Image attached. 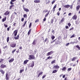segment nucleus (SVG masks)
Masks as SVG:
<instances>
[{"mask_svg": "<svg viewBox=\"0 0 80 80\" xmlns=\"http://www.w3.org/2000/svg\"><path fill=\"white\" fill-rule=\"evenodd\" d=\"M28 60H35V56L33 55H30L29 56Z\"/></svg>", "mask_w": 80, "mask_h": 80, "instance_id": "nucleus-1", "label": "nucleus"}, {"mask_svg": "<svg viewBox=\"0 0 80 80\" xmlns=\"http://www.w3.org/2000/svg\"><path fill=\"white\" fill-rule=\"evenodd\" d=\"M18 29H16L13 32L12 35L14 34V37H16V36H17L18 33Z\"/></svg>", "mask_w": 80, "mask_h": 80, "instance_id": "nucleus-2", "label": "nucleus"}, {"mask_svg": "<svg viewBox=\"0 0 80 80\" xmlns=\"http://www.w3.org/2000/svg\"><path fill=\"white\" fill-rule=\"evenodd\" d=\"M16 45H17V44L13 43L11 44L10 45V47L12 48H15V47H16Z\"/></svg>", "mask_w": 80, "mask_h": 80, "instance_id": "nucleus-3", "label": "nucleus"}, {"mask_svg": "<svg viewBox=\"0 0 80 80\" xmlns=\"http://www.w3.org/2000/svg\"><path fill=\"white\" fill-rule=\"evenodd\" d=\"M77 16L76 14H75L72 17V19L73 20H77Z\"/></svg>", "mask_w": 80, "mask_h": 80, "instance_id": "nucleus-4", "label": "nucleus"}, {"mask_svg": "<svg viewBox=\"0 0 80 80\" xmlns=\"http://www.w3.org/2000/svg\"><path fill=\"white\" fill-rule=\"evenodd\" d=\"M6 67H7L6 65H5L3 64H2L0 65V67H1V68H5Z\"/></svg>", "mask_w": 80, "mask_h": 80, "instance_id": "nucleus-5", "label": "nucleus"}, {"mask_svg": "<svg viewBox=\"0 0 80 80\" xmlns=\"http://www.w3.org/2000/svg\"><path fill=\"white\" fill-rule=\"evenodd\" d=\"M10 13V11H7L6 12H5L4 14V15L6 16L7 15H8Z\"/></svg>", "mask_w": 80, "mask_h": 80, "instance_id": "nucleus-6", "label": "nucleus"}, {"mask_svg": "<svg viewBox=\"0 0 80 80\" xmlns=\"http://www.w3.org/2000/svg\"><path fill=\"white\" fill-rule=\"evenodd\" d=\"M6 80H9V77L8 76V74L6 73Z\"/></svg>", "mask_w": 80, "mask_h": 80, "instance_id": "nucleus-7", "label": "nucleus"}, {"mask_svg": "<svg viewBox=\"0 0 80 80\" xmlns=\"http://www.w3.org/2000/svg\"><path fill=\"white\" fill-rule=\"evenodd\" d=\"M14 58H12L11 59H9V60H8V62L9 63H12V62H13L14 61Z\"/></svg>", "mask_w": 80, "mask_h": 80, "instance_id": "nucleus-8", "label": "nucleus"}, {"mask_svg": "<svg viewBox=\"0 0 80 80\" xmlns=\"http://www.w3.org/2000/svg\"><path fill=\"white\" fill-rule=\"evenodd\" d=\"M52 53H53V51H51L50 52H49L47 54V56H49V55H52Z\"/></svg>", "mask_w": 80, "mask_h": 80, "instance_id": "nucleus-9", "label": "nucleus"}, {"mask_svg": "<svg viewBox=\"0 0 80 80\" xmlns=\"http://www.w3.org/2000/svg\"><path fill=\"white\" fill-rule=\"evenodd\" d=\"M19 36H20V35L18 34L17 35V36L16 37L15 36L14 39L15 40H18Z\"/></svg>", "mask_w": 80, "mask_h": 80, "instance_id": "nucleus-10", "label": "nucleus"}, {"mask_svg": "<svg viewBox=\"0 0 80 80\" xmlns=\"http://www.w3.org/2000/svg\"><path fill=\"white\" fill-rule=\"evenodd\" d=\"M57 8V5H55L52 9V11L53 12V13H54V12H55V8Z\"/></svg>", "mask_w": 80, "mask_h": 80, "instance_id": "nucleus-11", "label": "nucleus"}, {"mask_svg": "<svg viewBox=\"0 0 80 80\" xmlns=\"http://www.w3.org/2000/svg\"><path fill=\"white\" fill-rule=\"evenodd\" d=\"M53 68H55L56 69H58V68H60V67L57 65L56 66H54Z\"/></svg>", "mask_w": 80, "mask_h": 80, "instance_id": "nucleus-12", "label": "nucleus"}, {"mask_svg": "<svg viewBox=\"0 0 80 80\" xmlns=\"http://www.w3.org/2000/svg\"><path fill=\"white\" fill-rule=\"evenodd\" d=\"M32 63L31 64V65L30 66V67H32V68H33V66L34 65V61H32Z\"/></svg>", "mask_w": 80, "mask_h": 80, "instance_id": "nucleus-13", "label": "nucleus"}, {"mask_svg": "<svg viewBox=\"0 0 80 80\" xmlns=\"http://www.w3.org/2000/svg\"><path fill=\"white\" fill-rule=\"evenodd\" d=\"M0 72L2 73V75H4V74L5 73V71H3V69H0Z\"/></svg>", "mask_w": 80, "mask_h": 80, "instance_id": "nucleus-14", "label": "nucleus"}, {"mask_svg": "<svg viewBox=\"0 0 80 80\" xmlns=\"http://www.w3.org/2000/svg\"><path fill=\"white\" fill-rule=\"evenodd\" d=\"M34 3H40V0H35L34 1Z\"/></svg>", "mask_w": 80, "mask_h": 80, "instance_id": "nucleus-15", "label": "nucleus"}, {"mask_svg": "<svg viewBox=\"0 0 80 80\" xmlns=\"http://www.w3.org/2000/svg\"><path fill=\"white\" fill-rule=\"evenodd\" d=\"M77 59V57H73L72 59V61H75V60H76V59Z\"/></svg>", "mask_w": 80, "mask_h": 80, "instance_id": "nucleus-16", "label": "nucleus"}, {"mask_svg": "<svg viewBox=\"0 0 80 80\" xmlns=\"http://www.w3.org/2000/svg\"><path fill=\"white\" fill-rule=\"evenodd\" d=\"M76 8V11H78V10H79V9H80V5H78L77 6Z\"/></svg>", "mask_w": 80, "mask_h": 80, "instance_id": "nucleus-17", "label": "nucleus"}, {"mask_svg": "<svg viewBox=\"0 0 80 80\" xmlns=\"http://www.w3.org/2000/svg\"><path fill=\"white\" fill-rule=\"evenodd\" d=\"M24 10L26 12H29V10L27 8H24Z\"/></svg>", "mask_w": 80, "mask_h": 80, "instance_id": "nucleus-18", "label": "nucleus"}, {"mask_svg": "<svg viewBox=\"0 0 80 80\" xmlns=\"http://www.w3.org/2000/svg\"><path fill=\"white\" fill-rule=\"evenodd\" d=\"M70 7V6L69 5H65L64 6V7H65V8H69V7Z\"/></svg>", "mask_w": 80, "mask_h": 80, "instance_id": "nucleus-19", "label": "nucleus"}, {"mask_svg": "<svg viewBox=\"0 0 80 80\" xmlns=\"http://www.w3.org/2000/svg\"><path fill=\"white\" fill-rule=\"evenodd\" d=\"M64 20H65V18H62V19L61 20L60 22H59V23H61L63 22H64Z\"/></svg>", "mask_w": 80, "mask_h": 80, "instance_id": "nucleus-20", "label": "nucleus"}, {"mask_svg": "<svg viewBox=\"0 0 80 80\" xmlns=\"http://www.w3.org/2000/svg\"><path fill=\"white\" fill-rule=\"evenodd\" d=\"M28 62V60H26L24 61L23 62V64L24 65H25L26 64H27Z\"/></svg>", "mask_w": 80, "mask_h": 80, "instance_id": "nucleus-21", "label": "nucleus"}, {"mask_svg": "<svg viewBox=\"0 0 80 80\" xmlns=\"http://www.w3.org/2000/svg\"><path fill=\"white\" fill-rule=\"evenodd\" d=\"M43 74V72H40L39 73L38 76V77H40V75H42Z\"/></svg>", "mask_w": 80, "mask_h": 80, "instance_id": "nucleus-22", "label": "nucleus"}, {"mask_svg": "<svg viewBox=\"0 0 80 80\" xmlns=\"http://www.w3.org/2000/svg\"><path fill=\"white\" fill-rule=\"evenodd\" d=\"M36 40H34L33 42L32 43V45H36Z\"/></svg>", "mask_w": 80, "mask_h": 80, "instance_id": "nucleus-23", "label": "nucleus"}, {"mask_svg": "<svg viewBox=\"0 0 80 80\" xmlns=\"http://www.w3.org/2000/svg\"><path fill=\"white\" fill-rule=\"evenodd\" d=\"M27 21H26L24 22V24L22 25V27H24L25 26V25H26V23H27Z\"/></svg>", "mask_w": 80, "mask_h": 80, "instance_id": "nucleus-24", "label": "nucleus"}, {"mask_svg": "<svg viewBox=\"0 0 80 80\" xmlns=\"http://www.w3.org/2000/svg\"><path fill=\"white\" fill-rule=\"evenodd\" d=\"M67 69V68L66 67H64L62 68V71H64V70H65Z\"/></svg>", "mask_w": 80, "mask_h": 80, "instance_id": "nucleus-25", "label": "nucleus"}, {"mask_svg": "<svg viewBox=\"0 0 80 80\" xmlns=\"http://www.w3.org/2000/svg\"><path fill=\"white\" fill-rule=\"evenodd\" d=\"M13 7H14V5H11L9 7V9L12 10V8H13Z\"/></svg>", "mask_w": 80, "mask_h": 80, "instance_id": "nucleus-26", "label": "nucleus"}, {"mask_svg": "<svg viewBox=\"0 0 80 80\" xmlns=\"http://www.w3.org/2000/svg\"><path fill=\"white\" fill-rule=\"evenodd\" d=\"M31 30H32V29H30V30H29V31L28 32V35H29L30 34V33L31 32Z\"/></svg>", "mask_w": 80, "mask_h": 80, "instance_id": "nucleus-27", "label": "nucleus"}, {"mask_svg": "<svg viewBox=\"0 0 80 80\" xmlns=\"http://www.w3.org/2000/svg\"><path fill=\"white\" fill-rule=\"evenodd\" d=\"M56 62V60H54L53 61H52V62H51V63H52V64H53V63H55Z\"/></svg>", "mask_w": 80, "mask_h": 80, "instance_id": "nucleus-28", "label": "nucleus"}, {"mask_svg": "<svg viewBox=\"0 0 80 80\" xmlns=\"http://www.w3.org/2000/svg\"><path fill=\"white\" fill-rule=\"evenodd\" d=\"M60 41L58 40H57V41H56L55 42V44H56V45H58V43Z\"/></svg>", "mask_w": 80, "mask_h": 80, "instance_id": "nucleus-29", "label": "nucleus"}, {"mask_svg": "<svg viewBox=\"0 0 80 80\" xmlns=\"http://www.w3.org/2000/svg\"><path fill=\"white\" fill-rule=\"evenodd\" d=\"M24 71V69H22L20 70L19 73H22V72H23Z\"/></svg>", "mask_w": 80, "mask_h": 80, "instance_id": "nucleus-30", "label": "nucleus"}, {"mask_svg": "<svg viewBox=\"0 0 80 80\" xmlns=\"http://www.w3.org/2000/svg\"><path fill=\"white\" fill-rule=\"evenodd\" d=\"M57 70H53L52 71V73H57Z\"/></svg>", "mask_w": 80, "mask_h": 80, "instance_id": "nucleus-31", "label": "nucleus"}, {"mask_svg": "<svg viewBox=\"0 0 80 80\" xmlns=\"http://www.w3.org/2000/svg\"><path fill=\"white\" fill-rule=\"evenodd\" d=\"M50 0H48V1H46V5H47V4H49V3H50Z\"/></svg>", "mask_w": 80, "mask_h": 80, "instance_id": "nucleus-32", "label": "nucleus"}, {"mask_svg": "<svg viewBox=\"0 0 80 80\" xmlns=\"http://www.w3.org/2000/svg\"><path fill=\"white\" fill-rule=\"evenodd\" d=\"M6 19H7V17H5L4 18H3L2 19V22H5V20H6Z\"/></svg>", "mask_w": 80, "mask_h": 80, "instance_id": "nucleus-33", "label": "nucleus"}, {"mask_svg": "<svg viewBox=\"0 0 80 80\" xmlns=\"http://www.w3.org/2000/svg\"><path fill=\"white\" fill-rule=\"evenodd\" d=\"M16 50L17 49H14L12 51V53L14 54V53L15 52V51H16Z\"/></svg>", "mask_w": 80, "mask_h": 80, "instance_id": "nucleus-34", "label": "nucleus"}, {"mask_svg": "<svg viewBox=\"0 0 80 80\" xmlns=\"http://www.w3.org/2000/svg\"><path fill=\"white\" fill-rule=\"evenodd\" d=\"M4 60V59L2 58H0V63H2V61Z\"/></svg>", "mask_w": 80, "mask_h": 80, "instance_id": "nucleus-35", "label": "nucleus"}, {"mask_svg": "<svg viewBox=\"0 0 80 80\" xmlns=\"http://www.w3.org/2000/svg\"><path fill=\"white\" fill-rule=\"evenodd\" d=\"M23 16L24 18H27V14H24Z\"/></svg>", "mask_w": 80, "mask_h": 80, "instance_id": "nucleus-36", "label": "nucleus"}, {"mask_svg": "<svg viewBox=\"0 0 80 80\" xmlns=\"http://www.w3.org/2000/svg\"><path fill=\"white\" fill-rule=\"evenodd\" d=\"M78 41H77L76 42H72L71 43V44H74V43H78Z\"/></svg>", "mask_w": 80, "mask_h": 80, "instance_id": "nucleus-37", "label": "nucleus"}, {"mask_svg": "<svg viewBox=\"0 0 80 80\" xmlns=\"http://www.w3.org/2000/svg\"><path fill=\"white\" fill-rule=\"evenodd\" d=\"M76 48H78V50H80V47L78 46V45H77L76 46Z\"/></svg>", "mask_w": 80, "mask_h": 80, "instance_id": "nucleus-38", "label": "nucleus"}, {"mask_svg": "<svg viewBox=\"0 0 80 80\" xmlns=\"http://www.w3.org/2000/svg\"><path fill=\"white\" fill-rule=\"evenodd\" d=\"M10 28H11V26H10L8 28H7V31H9V30H10Z\"/></svg>", "mask_w": 80, "mask_h": 80, "instance_id": "nucleus-39", "label": "nucleus"}, {"mask_svg": "<svg viewBox=\"0 0 80 80\" xmlns=\"http://www.w3.org/2000/svg\"><path fill=\"white\" fill-rule=\"evenodd\" d=\"M72 70V68H69L68 69L67 71H70Z\"/></svg>", "mask_w": 80, "mask_h": 80, "instance_id": "nucleus-40", "label": "nucleus"}, {"mask_svg": "<svg viewBox=\"0 0 80 80\" xmlns=\"http://www.w3.org/2000/svg\"><path fill=\"white\" fill-rule=\"evenodd\" d=\"M55 38V36H52L51 38L52 40H54V38Z\"/></svg>", "mask_w": 80, "mask_h": 80, "instance_id": "nucleus-41", "label": "nucleus"}, {"mask_svg": "<svg viewBox=\"0 0 80 80\" xmlns=\"http://www.w3.org/2000/svg\"><path fill=\"white\" fill-rule=\"evenodd\" d=\"M4 25L5 27L6 28H7L8 27V25H6L5 24H4Z\"/></svg>", "mask_w": 80, "mask_h": 80, "instance_id": "nucleus-42", "label": "nucleus"}, {"mask_svg": "<svg viewBox=\"0 0 80 80\" xmlns=\"http://www.w3.org/2000/svg\"><path fill=\"white\" fill-rule=\"evenodd\" d=\"M7 42H8V41H9V37H7Z\"/></svg>", "mask_w": 80, "mask_h": 80, "instance_id": "nucleus-43", "label": "nucleus"}, {"mask_svg": "<svg viewBox=\"0 0 80 80\" xmlns=\"http://www.w3.org/2000/svg\"><path fill=\"white\" fill-rule=\"evenodd\" d=\"M32 22H30V23L29 25V28L31 27V26H32Z\"/></svg>", "mask_w": 80, "mask_h": 80, "instance_id": "nucleus-44", "label": "nucleus"}, {"mask_svg": "<svg viewBox=\"0 0 80 80\" xmlns=\"http://www.w3.org/2000/svg\"><path fill=\"white\" fill-rule=\"evenodd\" d=\"M68 26H69V27H70V26H71V24H70V22H68Z\"/></svg>", "mask_w": 80, "mask_h": 80, "instance_id": "nucleus-45", "label": "nucleus"}, {"mask_svg": "<svg viewBox=\"0 0 80 80\" xmlns=\"http://www.w3.org/2000/svg\"><path fill=\"white\" fill-rule=\"evenodd\" d=\"M73 37H75V35L74 34H73L70 37V38H73Z\"/></svg>", "mask_w": 80, "mask_h": 80, "instance_id": "nucleus-46", "label": "nucleus"}, {"mask_svg": "<svg viewBox=\"0 0 80 80\" xmlns=\"http://www.w3.org/2000/svg\"><path fill=\"white\" fill-rule=\"evenodd\" d=\"M13 1H11L10 2L11 5H13Z\"/></svg>", "mask_w": 80, "mask_h": 80, "instance_id": "nucleus-47", "label": "nucleus"}, {"mask_svg": "<svg viewBox=\"0 0 80 80\" xmlns=\"http://www.w3.org/2000/svg\"><path fill=\"white\" fill-rule=\"evenodd\" d=\"M60 13L59 12V11H58L57 13V15H58V16H60Z\"/></svg>", "mask_w": 80, "mask_h": 80, "instance_id": "nucleus-48", "label": "nucleus"}, {"mask_svg": "<svg viewBox=\"0 0 80 80\" xmlns=\"http://www.w3.org/2000/svg\"><path fill=\"white\" fill-rule=\"evenodd\" d=\"M48 13H47L46 14V15H45V17H47V16H48Z\"/></svg>", "mask_w": 80, "mask_h": 80, "instance_id": "nucleus-49", "label": "nucleus"}, {"mask_svg": "<svg viewBox=\"0 0 80 80\" xmlns=\"http://www.w3.org/2000/svg\"><path fill=\"white\" fill-rule=\"evenodd\" d=\"M44 12L46 13V12H48V10L47 9H45L44 10Z\"/></svg>", "mask_w": 80, "mask_h": 80, "instance_id": "nucleus-50", "label": "nucleus"}, {"mask_svg": "<svg viewBox=\"0 0 80 80\" xmlns=\"http://www.w3.org/2000/svg\"><path fill=\"white\" fill-rule=\"evenodd\" d=\"M55 40H56V39L53 40L52 42H51V43H53V42H55Z\"/></svg>", "mask_w": 80, "mask_h": 80, "instance_id": "nucleus-51", "label": "nucleus"}, {"mask_svg": "<svg viewBox=\"0 0 80 80\" xmlns=\"http://www.w3.org/2000/svg\"><path fill=\"white\" fill-rule=\"evenodd\" d=\"M73 28H74L73 27H72L71 28L69 29V31H71L72 30H73Z\"/></svg>", "mask_w": 80, "mask_h": 80, "instance_id": "nucleus-52", "label": "nucleus"}, {"mask_svg": "<svg viewBox=\"0 0 80 80\" xmlns=\"http://www.w3.org/2000/svg\"><path fill=\"white\" fill-rule=\"evenodd\" d=\"M8 47V45H6L3 48L5 49V48H7Z\"/></svg>", "mask_w": 80, "mask_h": 80, "instance_id": "nucleus-53", "label": "nucleus"}, {"mask_svg": "<svg viewBox=\"0 0 80 80\" xmlns=\"http://www.w3.org/2000/svg\"><path fill=\"white\" fill-rule=\"evenodd\" d=\"M46 77V75H44L42 77V79H43L45 77Z\"/></svg>", "mask_w": 80, "mask_h": 80, "instance_id": "nucleus-54", "label": "nucleus"}, {"mask_svg": "<svg viewBox=\"0 0 80 80\" xmlns=\"http://www.w3.org/2000/svg\"><path fill=\"white\" fill-rule=\"evenodd\" d=\"M55 0H53V1L52 2V5H53V3H55Z\"/></svg>", "mask_w": 80, "mask_h": 80, "instance_id": "nucleus-55", "label": "nucleus"}, {"mask_svg": "<svg viewBox=\"0 0 80 80\" xmlns=\"http://www.w3.org/2000/svg\"><path fill=\"white\" fill-rule=\"evenodd\" d=\"M24 21V18H23L21 19V21L23 22Z\"/></svg>", "mask_w": 80, "mask_h": 80, "instance_id": "nucleus-56", "label": "nucleus"}, {"mask_svg": "<svg viewBox=\"0 0 80 80\" xmlns=\"http://www.w3.org/2000/svg\"><path fill=\"white\" fill-rule=\"evenodd\" d=\"M65 28H66V29H68V26H65Z\"/></svg>", "mask_w": 80, "mask_h": 80, "instance_id": "nucleus-57", "label": "nucleus"}, {"mask_svg": "<svg viewBox=\"0 0 80 80\" xmlns=\"http://www.w3.org/2000/svg\"><path fill=\"white\" fill-rule=\"evenodd\" d=\"M19 51H20V50H19V49H18V50H17V51H16V52H17V53H18Z\"/></svg>", "mask_w": 80, "mask_h": 80, "instance_id": "nucleus-58", "label": "nucleus"}, {"mask_svg": "<svg viewBox=\"0 0 80 80\" xmlns=\"http://www.w3.org/2000/svg\"><path fill=\"white\" fill-rule=\"evenodd\" d=\"M37 22H38V19H36V21H35V23H37Z\"/></svg>", "mask_w": 80, "mask_h": 80, "instance_id": "nucleus-59", "label": "nucleus"}, {"mask_svg": "<svg viewBox=\"0 0 80 80\" xmlns=\"http://www.w3.org/2000/svg\"><path fill=\"white\" fill-rule=\"evenodd\" d=\"M70 44V43H69V42H68V43H67L66 44V46H68V45H69Z\"/></svg>", "mask_w": 80, "mask_h": 80, "instance_id": "nucleus-60", "label": "nucleus"}, {"mask_svg": "<svg viewBox=\"0 0 80 80\" xmlns=\"http://www.w3.org/2000/svg\"><path fill=\"white\" fill-rule=\"evenodd\" d=\"M68 15L69 16H71V15H72V13H69Z\"/></svg>", "mask_w": 80, "mask_h": 80, "instance_id": "nucleus-61", "label": "nucleus"}, {"mask_svg": "<svg viewBox=\"0 0 80 80\" xmlns=\"http://www.w3.org/2000/svg\"><path fill=\"white\" fill-rule=\"evenodd\" d=\"M43 21H44V22H45V21H46V18H44L43 19Z\"/></svg>", "mask_w": 80, "mask_h": 80, "instance_id": "nucleus-62", "label": "nucleus"}, {"mask_svg": "<svg viewBox=\"0 0 80 80\" xmlns=\"http://www.w3.org/2000/svg\"><path fill=\"white\" fill-rule=\"evenodd\" d=\"M51 23H53V19H52L51 20Z\"/></svg>", "mask_w": 80, "mask_h": 80, "instance_id": "nucleus-63", "label": "nucleus"}, {"mask_svg": "<svg viewBox=\"0 0 80 80\" xmlns=\"http://www.w3.org/2000/svg\"><path fill=\"white\" fill-rule=\"evenodd\" d=\"M64 80H68V79H67V77H66L65 78Z\"/></svg>", "mask_w": 80, "mask_h": 80, "instance_id": "nucleus-64", "label": "nucleus"}]
</instances>
